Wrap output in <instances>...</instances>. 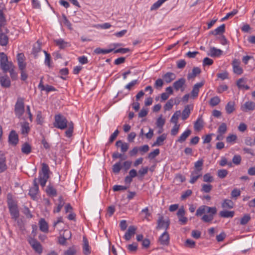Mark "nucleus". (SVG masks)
Here are the masks:
<instances>
[{"label":"nucleus","mask_w":255,"mask_h":255,"mask_svg":"<svg viewBox=\"0 0 255 255\" xmlns=\"http://www.w3.org/2000/svg\"><path fill=\"white\" fill-rule=\"evenodd\" d=\"M55 122L53 124L54 127L63 129L66 128L68 125V121L66 118L61 115H57L54 117Z\"/></svg>","instance_id":"f257e3e1"},{"label":"nucleus","mask_w":255,"mask_h":255,"mask_svg":"<svg viewBox=\"0 0 255 255\" xmlns=\"http://www.w3.org/2000/svg\"><path fill=\"white\" fill-rule=\"evenodd\" d=\"M158 218L157 220L156 230L164 229L165 231H167L170 225V220L168 218H164V217L158 214Z\"/></svg>","instance_id":"f03ea898"},{"label":"nucleus","mask_w":255,"mask_h":255,"mask_svg":"<svg viewBox=\"0 0 255 255\" xmlns=\"http://www.w3.org/2000/svg\"><path fill=\"white\" fill-rule=\"evenodd\" d=\"M14 111L16 116L18 118H20L23 115L24 112V106L23 99L18 98L15 105Z\"/></svg>","instance_id":"7ed1b4c3"},{"label":"nucleus","mask_w":255,"mask_h":255,"mask_svg":"<svg viewBox=\"0 0 255 255\" xmlns=\"http://www.w3.org/2000/svg\"><path fill=\"white\" fill-rule=\"evenodd\" d=\"M217 211V208L215 207H210L205 205H203L200 206L197 210L196 215L197 216H201L202 214L205 213L216 214Z\"/></svg>","instance_id":"20e7f679"},{"label":"nucleus","mask_w":255,"mask_h":255,"mask_svg":"<svg viewBox=\"0 0 255 255\" xmlns=\"http://www.w3.org/2000/svg\"><path fill=\"white\" fill-rule=\"evenodd\" d=\"M18 135L14 130H12L8 136V142L13 146H15L18 142Z\"/></svg>","instance_id":"39448f33"},{"label":"nucleus","mask_w":255,"mask_h":255,"mask_svg":"<svg viewBox=\"0 0 255 255\" xmlns=\"http://www.w3.org/2000/svg\"><path fill=\"white\" fill-rule=\"evenodd\" d=\"M28 242L29 244L31 246L32 248L38 253L40 254L42 253V249L40 244L36 241L35 239L33 238H30Z\"/></svg>","instance_id":"423d86ee"},{"label":"nucleus","mask_w":255,"mask_h":255,"mask_svg":"<svg viewBox=\"0 0 255 255\" xmlns=\"http://www.w3.org/2000/svg\"><path fill=\"white\" fill-rule=\"evenodd\" d=\"M202 175V172L201 170L194 169L191 172L189 182L191 184L195 183L198 179L201 177Z\"/></svg>","instance_id":"0eeeda50"},{"label":"nucleus","mask_w":255,"mask_h":255,"mask_svg":"<svg viewBox=\"0 0 255 255\" xmlns=\"http://www.w3.org/2000/svg\"><path fill=\"white\" fill-rule=\"evenodd\" d=\"M185 83L186 80L184 78H180L173 83V88L176 91H178L180 89L181 91H183L184 90V86L185 85Z\"/></svg>","instance_id":"6e6552de"},{"label":"nucleus","mask_w":255,"mask_h":255,"mask_svg":"<svg viewBox=\"0 0 255 255\" xmlns=\"http://www.w3.org/2000/svg\"><path fill=\"white\" fill-rule=\"evenodd\" d=\"M204 85V82L201 81V82L197 83L194 85L192 90L191 92V96L193 99H195L198 97L199 89L200 88L202 87Z\"/></svg>","instance_id":"1a4fd4ad"},{"label":"nucleus","mask_w":255,"mask_h":255,"mask_svg":"<svg viewBox=\"0 0 255 255\" xmlns=\"http://www.w3.org/2000/svg\"><path fill=\"white\" fill-rule=\"evenodd\" d=\"M42 173L40 174V179L48 180L49 178V168L48 166L46 163H42Z\"/></svg>","instance_id":"9d476101"},{"label":"nucleus","mask_w":255,"mask_h":255,"mask_svg":"<svg viewBox=\"0 0 255 255\" xmlns=\"http://www.w3.org/2000/svg\"><path fill=\"white\" fill-rule=\"evenodd\" d=\"M7 169V166L6 163V157L4 154L0 151V173H2Z\"/></svg>","instance_id":"9b49d317"},{"label":"nucleus","mask_w":255,"mask_h":255,"mask_svg":"<svg viewBox=\"0 0 255 255\" xmlns=\"http://www.w3.org/2000/svg\"><path fill=\"white\" fill-rule=\"evenodd\" d=\"M241 110L245 112L254 111L255 109V103L252 101L246 102L241 107Z\"/></svg>","instance_id":"f8f14e48"},{"label":"nucleus","mask_w":255,"mask_h":255,"mask_svg":"<svg viewBox=\"0 0 255 255\" xmlns=\"http://www.w3.org/2000/svg\"><path fill=\"white\" fill-rule=\"evenodd\" d=\"M25 56L22 53H18L17 55V60L18 63V66L19 70H22L25 69L26 63L24 62Z\"/></svg>","instance_id":"ddd939ff"},{"label":"nucleus","mask_w":255,"mask_h":255,"mask_svg":"<svg viewBox=\"0 0 255 255\" xmlns=\"http://www.w3.org/2000/svg\"><path fill=\"white\" fill-rule=\"evenodd\" d=\"M160 244L162 245L167 246L169 243V235L167 231H165L159 238Z\"/></svg>","instance_id":"4468645a"},{"label":"nucleus","mask_w":255,"mask_h":255,"mask_svg":"<svg viewBox=\"0 0 255 255\" xmlns=\"http://www.w3.org/2000/svg\"><path fill=\"white\" fill-rule=\"evenodd\" d=\"M0 83L1 86L4 88H8L11 85L10 80L6 75L0 77Z\"/></svg>","instance_id":"2eb2a0df"},{"label":"nucleus","mask_w":255,"mask_h":255,"mask_svg":"<svg viewBox=\"0 0 255 255\" xmlns=\"http://www.w3.org/2000/svg\"><path fill=\"white\" fill-rule=\"evenodd\" d=\"M136 228L133 226L128 227L127 232L126 233L124 238L127 241H129L131 237L135 233Z\"/></svg>","instance_id":"dca6fc26"},{"label":"nucleus","mask_w":255,"mask_h":255,"mask_svg":"<svg viewBox=\"0 0 255 255\" xmlns=\"http://www.w3.org/2000/svg\"><path fill=\"white\" fill-rule=\"evenodd\" d=\"M8 42V36L2 31V28L0 27V45L1 46H6Z\"/></svg>","instance_id":"f3484780"},{"label":"nucleus","mask_w":255,"mask_h":255,"mask_svg":"<svg viewBox=\"0 0 255 255\" xmlns=\"http://www.w3.org/2000/svg\"><path fill=\"white\" fill-rule=\"evenodd\" d=\"M240 62L237 60L233 61L234 72L238 75H241L243 72V69L240 66Z\"/></svg>","instance_id":"a211bd4d"},{"label":"nucleus","mask_w":255,"mask_h":255,"mask_svg":"<svg viewBox=\"0 0 255 255\" xmlns=\"http://www.w3.org/2000/svg\"><path fill=\"white\" fill-rule=\"evenodd\" d=\"M201 72L200 68L198 67H194L191 73H189L187 75V78L189 80L194 79L197 75H199Z\"/></svg>","instance_id":"6ab92c4d"},{"label":"nucleus","mask_w":255,"mask_h":255,"mask_svg":"<svg viewBox=\"0 0 255 255\" xmlns=\"http://www.w3.org/2000/svg\"><path fill=\"white\" fill-rule=\"evenodd\" d=\"M54 41L56 45L58 46L60 49H64L70 46V44L68 42L64 41L62 38L55 39Z\"/></svg>","instance_id":"aec40b11"},{"label":"nucleus","mask_w":255,"mask_h":255,"mask_svg":"<svg viewBox=\"0 0 255 255\" xmlns=\"http://www.w3.org/2000/svg\"><path fill=\"white\" fill-rule=\"evenodd\" d=\"M192 131L190 129L186 130L176 140V142L179 143H183L184 142L186 139L189 137V136L191 134Z\"/></svg>","instance_id":"412c9836"},{"label":"nucleus","mask_w":255,"mask_h":255,"mask_svg":"<svg viewBox=\"0 0 255 255\" xmlns=\"http://www.w3.org/2000/svg\"><path fill=\"white\" fill-rule=\"evenodd\" d=\"M162 77L167 83H169L176 78V75L172 72H167Z\"/></svg>","instance_id":"4be33fe9"},{"label":"nucleus","mask_w":255,"mask_h":255,"mask_svg":"<svg viewBox=\"0 0 255 255\" xmlns=\"http://www.w3.org/2000/svg\"><path fill=\"white\" fill-rule=\"evenodd\" d=\"M234 206V202L230 199H224L222 203V207L223 208L231 209L233 208Z\"/></svg>","instance_id":"5701e85b"},{"label":"nucleus","mask_w":255,"mask_h":255,"mask_svg":"<svg viewBox=\"0 0 255 255\" xmlns=\"http://www.w3.org/2000/svg\"><path fill=\"white\" fill-rule=\"evenodd\" d=\"M235 103L234 101H230L226 106L225 110L228 114H231L235 110Z\"/></svg>","instance_id":"b1692460"},{"label":"nucleus","mask_w":255,"mask_h":255,"mask_svg":"<svg viewBox=\"0 0 255 255\" xmlns=\"http://www.w3.org/2000/svg\"><path fill=\"white\" fill-rule=\"evenodd\" d=\"M39 229L43 232L46 233L48 231V224L44 219H41L39 222Z\"/></svg>","instance_id":"393cba45"},{"label":"nucleus","mask_w":255,"mask_h":255,"mask_svg":"<svg viewBox=\"0 0 255 255\" xmlns=\"http://www.w3.org/2000/svg\"><path fill=\"white\" fill-rule=\"evenodd\" d=\"M225 31V25L222 24L214 30L210 32V33L215 35L222 34Z\"/></svg>","instance_id":"a878e982"},{"label":"nucleus","mask_w":255,"mask_h":255,"mask_svg":"<svg viewBox=\"0 0 255 255\" xmlns=\"http://www.w3.org/2000/svg\"><path fill=\"white\" fill-rule=\"evenodd\" d=\"M203 120L201 116L195 122L194 128L195 130L199 131L203 128Z\"/></svg>","instance_id":"bb28decb"},{"label":"nucleus","mask_w":255,"mask_h":255,"mask_svg":"<svg viewBox=\"0 0 255 255\" xmlns=\"http://www.w3.org/2000/svg\"><path fill=\"white\" fill-rule=\"evenodd\" d=\"M210 53L209 55L211 57L219 56L223 53V51L221 50L217 49L214 47H211L210 48Z\"/></svg>","instance_id":"cd10ccee"},{"label":"nucleus","mask_w":255,"mask_h":255,"mask_svg":"<svg viewBox=\"0 0 255 255\" xmlns=\"http://www.w3.org/2000/svg\"><path fill=\"white\" fill-rule=\"evenodd\" d=\"M39 188L37 186H32L30 188L29 191V195L32 199L35 200L36 198V195L38 192Z\"/></svg>","instance_id":"c85d7f7f"},{"label":"nucleus","mask_w":255,"mask_h":255,"mask_svg":"<svg viewBox=\"0 0 255 255\" xmlns=\"http://www.w3.org/2000/svg\"><path fill=\"white\" fill-rule=\"evenodd\" d=\"M246 81L244 78H240L237 82V85L240 89L249 90L250 87L246 85Z\"/></svg>","instance_id":"c756f323"},{"label":"nucleus","mask_w":255,"mask_h":255,"mask_svg":"<svg viewBox=\"0 0 255 255\" xmlns=\"http://www.w3.org/2000/svg\"><path fill=\"white\" fill-rule=\"evenodd\" d=\"M234 211L227 210L222 211L219 213V215L223 218H232L234 216Z\"/></svg>","instance_id":"7c9ffc66"},{"label":"nucleus","mask_w":255,"mask_h":255,"mask_svg":"<svg viewBox=\"0 0 255 255\" xmlns=\"http://www.w3.org/2000/svg\"><path fill=\"white\" fill-rule=\"evenodd\" d=\"M41 48L40 44L38 42H37L35 44H34L32 51V54L35 58L37 57V54L41 51Z\"/></svg>","instance_id":"2f4dec72"},{"label":"nucleus","mask_w":255,"mask_h":255,"mask_svg":"<svg viewBox=\"0 0 255 255\" xmlns=\"http://www.w3.org/2000/svg\"><path fill=\"white\" fill-rule=\"evenodd\" d=\"M21 151L25 154H28L31 151V147L27 142L24 143L21 147Z\"/></svg>","instance_id":"473e14b6"},{"label":"nucleus","mask_w":255,"mask_h":255,"mask_svg":"<svg viewBox=\"0 0 255 255\" xmlns=\"http://www.w3.org/2000/svg\"><path fill=\"white\" fill-rule=\"evenodd\" d=\"M166 135L165 134H162L157 138L155 142L152 144L154 146H160L162 144L163 142L165 140Z\"/></svg>","instance_id":"72a5a7b5"},{"label":"nucleus","mask_w":255,"mask_h":255,"mask_svg":"<svg viewBox=\"0 0 255 255\" xmlns=\"http://www.w3.org/2000/svg\"><path fill=\"white\" fill-rule=\"evenodd\" d=\"M9 212L12 217V218L16 220L19 217V212L17 209V206L9 208Z\"/></svg>","instance_id":"f704fd0d"},{"label":"nucleus","mask_w":255,"mask_h":255,"mask_svg":"<svg viewBox=\"0 0 255 255\" xmlns=\"http://www.w3.org/2000/svg\"><path fill=\"white\" fill-rule=\"evenodd\" d=\"M21 132L22 134H27L29 132L30 128L29 127V124L27 122L21 123Z\"/></svg>","instance_id":"c9c22d12"},{"label":"nucleus","mask_w":255,"mask_h":255,"mask_svg":"<svg viewBox=\"0 0 255 255\" xmlns=\"http://www.w3.org/2000/svg\"><path fill=\"white\" fill-rule=\"evenodd\" d=\"M190 114V109L189 108V106L187 105L185 106L184 110L182 112V119L183 120H186L189 116Z\"/></svg>","instance_id":"e433bc0d"},{"label":"nucleus","mask_w":255,"mask_h":255,"mask_svg":"<svg viewBox=\"0 0 255 255\" xmlns=\"http://www.w3.org/2000/svg\"><path fill=\"white\" fill-rule=\"evenodd\" d=\"M0 68L2 70L3 72L4 73H6L7 72H8L9 70H10L12 68H14V66L11 62H9L8 63H7L6 64L1 66L0 67Z\"/></svg>","instance_id":"4c0bfd02"},{"label":"nucleus","mask_w":255,"mask_h":255,"mask_svg":"<svg viewBox=\"0 0 255 255\" xmlns=\"http://www.w3.org/2000/svg\"><path fill=\"white\" fill-rule=\"evenodd\" d=\"M68 129L65 131V135L67 137H70L72 136V133L73 132V124L72 122L68 123V125L67 126Z\"/></svg>","instance_id":"58836bf2"},{"label":"nucleus","mask_w":255,"mask_h":255,"mask_svg":"<svg viewBox=\"0 0 255 255\" xmlns=\"http://www.w3.org/2000/svg\"><path fill=\"white\" fill-rule=\"evenodd\" d=\"M209 215H204L202 217V220L203 221L206 223L211 222L212 220L214 219V216L216 214L209 213Z\"/></svg>","instance_id":"ea45409f"},{"label":"nucleus","mask_w":255,"mask_h":255,"mask_svg":"<svg viewBox=\"0 0 255 255\" xmlns=\"http://www.w3.org/2000/svg\"><path fill=\"white\" fill-rule=\"evenodd\" d=\"M46 193L51 196H56L57 195L56 190L51 186H48L46 188Z\"/></svg>","instance_id":"a19ab883"},{"label":"nucleus","mask_w":255,"mask_h":255,"mask_svg":"<svg viewBox=\"0 0 255 255\" xmlns=\"http://www.w3.org/2000/svg\"><path fill=\"white\" fill-rule=\"evenodd\" d=\"M9 62L7 59V56L3 52L0 53V66Z\"/></svg>","instance_id":"79ce46f5"},{"label":"nucleus","mask_w":255,"mask_h":255,"mask_svg":"<svg viewBox=\"0 0 255 255\" xmlns=\"http://www.w3.org/2000/svg\"><path fill=\"white\" fill-rule=\"evenodd\" d=\"M180 115L181 112L180 111H177L175 112L170 120L171 123L177 124L178 120Z\"/></svg>","instance_id":"37998d69"},{"label":"nucleus","mask_w":255,"mask_h":255,"mask_svg":"<svg viewBox=\"0 0 255 255\" xmlns=\"http://www.w3.org/2000/svg\"><path fill=\"white\" fill-rule=\"evenodd\" d=\"M221 100L220 98L218 96H215L213 98H212L210 101V105L212 107H215L218 105Z\"/></svg>","instance_id":"c03bdc74"},{"label":"nucleus","mask_w":255,"mask_h":255,"mask_svg":"<svg viewBox=\"0 0 255 255\" xmlns=\"http://www.w3.org/2000/svg\"><path fill=\"white\" fill-rule=\"evenodd\" d=\"M212 185L209 184H204L202 185L201 191L205 193H209L212 189Z\"/></svg>","instance_id":"a18cd8bd"},{"label":"nucleus","mask_w":255,"mask_h":255,"mask_svg":"<svg viewBox=\"0 0 255 255\" xmlns=\"http://www.w3.org/2000/svg\"><path fill=\"white\" fill-rule=\"evenodd\" d=\"M122 168L121 162H118L115 163L113 166V171L115 174H118Z\"/></svg>","instance_id":"49530a36"},{"label":"nucleus","mask_w":255,"mask_h":255,"mask_svg":"<svg viewBox=\"0 0 255 255\" xmlns=\"http://www.w3.org/2000/svg\"><path fill=\"white\" fill-rule=\"evenodd\" d=\"M251 220V217L249 214L245 215L240 220V224L242 225H246Z\"/></svg>","instance_id":"de8ad7c7"},{"label":"nucleus","mask_w":255,"mask_h":255,"mask_svg":"<svg viewBox=\"0 0 255 255\" xmlns=\"http://www.w3.org/2000/svg\"><path fill=\"white\" fill-rule=\"evenodd\" d=\"M7 204L8 209L17 206L16 204L9 194L7 195Z\"/></svg>","instance_id":"09e8293b"},{"label":"nucleus","mask_w":255,"mask_h":255,"mask_svg":"<svg viewBox=\"0 0 255 255\" xmlns=\"http://www.w3.org/2000/svg\"><path fill=\"white\" fill-rule=\"evenodd\" d=\"M228 174V171L226 169L218 170L217 172L218 177L221 179L225 178Z\"/></svg>","instance_id":"8fccbe9b"},{"label":"nucleus","mask_w":255,"mask_h":255,"mask_svg":"<svg viewBox=\"0 0 255 255\" xmlns=\"http://www.w3.org/2000/svg\"><path fill=\"white\" fill-rule=\"evenodd\" d=\"M241 195V191L240 189L237 188L234 189L231 194V198L237 199V197H239Z\"/></svg>","instance_id":"3c124183"},{"label":"nucleus","mask_w":255,"mask_h":255,"mask_svg":"<svg viewBox=\"0 0 255 255\" xmlns=\"http://www.w3.org/2000/svg\"><path fill=\"white\" fill-rule=\"evenodd\" d=\"M83 253L85 255H89L91 253L90 248L88 241L85 242V244H84Z\"/></svg>","instance_id":"603ef678"},{"label":"nucleus","mask_w":255,"mask_h":255,"mask_svg":"<svg viewBox=\"0 0 255 255\" xmlns=\"http://www.w3.org/2000/svg\"><path fill=\"white\" fill-rule=\"evenodd\" d=\"M173 106V100L171 99L169 100L164 106L165 111H169L172 109Z\"/></svg>","instance_id":"864d4df0"},{"label":"nucleus","mask_w":255,"mask_h":255,"mask_svg":"<svg viewBox=\"0 0 255 255\" xmlns=\"http://www.w3.org/2000/svg\"><path fill=\"white\" fill-rule=\"evenodd\" d=\"M203 165V160L202 159L199 160L194 163V169L202 170Z\"/></svg>","instance_id":"5fc2aeb1"},{"label":"nucleus","mask_w":255,"mask_h":255,"mask_svg":"<svg viewBox=\"0 0 255 255\" xmlns=\"http://www.w3.org/2000/svg\"><path fill=\"white\" fill-rule=\"evenodd\" d=\"M227 131V126H226V124L225 123H222L221 125L219 126V128H218V132L219 133H221V134H224L225 133V132H226Z\"/></svg>","instance_id":"6e6d98bb"},{"label":"nucleus","mask_w":255,"mask_h":255,"mask_svg":"<svg viewBox=\"0 0 255 255\" xmlns=\"http://www.w3.org/2000/svg\"><path fill=\"white\" fill-rule=\"evenodd\" d=\"M192 193V191L190 189L187 190L183 192L181 196V200H184L189 197Z\"/></svg>","instance_id":"4d7b16f0"},{"label":"nucleus","mask_w":255,"mask_h":255,"mask_svg":"<svg viewBox=\"0 0 255 255\" xmlns=\"http://www.w3.org/2000/svg\"><path fill=\"white\" fill-rule=\"evenodd\" d=\"M45 55V64L47 65L48 67L50 66V61H51V56L46 51H43Z\"/></svg>","instance_id":"13d9d810"},{"label":"nucleus","mask_w":255,"mask_h":255,"mask_svg":"<svg viewBox=\"0 0 255 255\" xmlns=\"http://www.w3.org/2000/svg\"><path fill=\"white\" fill-rule=\"evenodd\" d=\"M160 151L159 149H155L153 151L150 152L148 154V158L150 159H152L155 158L159 154Z\"/></svg>","instance_id":"bf43d9fd"},{"label":"nucleus","mask_w":255,"mask_h":255,"mask_svg":"<svg viewBox=\"0 0 255 255\" xmlns=\"http://www.w3.org/2000/svg\"><path fill=\"white\" fill-rule=\"evenodd\" d=\"M180 128L179 124H175L172 129L171 130V134L172 135L175 136L176 135L179 131Z\"/></svg>","instance_id":"052dcab7"},{"label":"nucleus","mask_w":255,"mask_h":255,"mask_svg":"<svg viewBox=\"0 0 255 255\" xmlns=\"http://www.w3.org/2000/svg\"><path fill=\"white\" fill-rule=\"evenodd\" d=\"M165 124V120L163 119L161 116L159 117L156 121V126L157 127L162 128L163 126Z\"/></svg>","instance_id":"680f3d73"},{"label":"nucleus","mask_w":255,"mask_h":255,"mask_svg":"<svg viewBox=\"0 0 255 255\" xmlns=\"http://www.w3.org/2000/svg\"><path fill=\"white\" fill-rule=\"evenodd\" d=\"M237 12L238 10L237 9H234L232 11L228 13L222 19V21H224L228 19L229 17L234 16Z\"/></svg>","instance_id":"e2e57ef3"},{"label":"nucleus","mask_w":255,"mask_h":255,"mask_svg":"<svg viewBox=\"0 0 255 255\" xmlns=\"http://www.w3.org/2000/svg\"><path fill=\"white\" fill-rule=\"evenodd\" d=\"M185 245L188 248H194L195 247V242L192 240L187 239L185 243Z\"/></svg>","instance_id":"0e129e2a"},{"label":"nucleus","mask_w":255,"mask_h":255,"mask_svg":"<svg viewBox=\"0 0 255 255\" xmlns=\"http://www.w3.org/2000/svg\"><path fill=\"white\" fill-rule=\"evenodd\" d=\"M237 139V136L235 134H230L226 137V141L228 143H231L235 141Z\"/></svg>","instance_id":"69168bd1"},{"label":"nucleus","mask_w":255,"mask_h":255,"mask_svg":"<svg viewBox=\"0 0 255 255\" xmlns=\"http://www.w3.org/2000/svg\"><path fill=\"white\" fill-rule=\"evenodd\" d=\"M203 181L206 182H212L213 181V177L210 173H206L203 176Z\"/></svg>","instance_id":"338daca9"},{"label":"nucleus","mask_w":255,"mask_h":255,"mask_svg":"<svg viewBox=\"0 0 255 255\" xmlns=\"http://www.w3.org/2000/svg\"><path fill=\"white\" fill-rule=\"evenodd\" d=\"M76 253L75 249L74 247H71L64 252V255H75Z\"/></svg>","instance_id":"774afa93"}]
</instances>
